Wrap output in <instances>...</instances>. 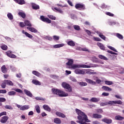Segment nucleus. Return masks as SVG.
I'll return each mask as SVG.
<instances>
[{"mask_svg": "<svg viewBox=\"0 0 124 124\" xmlns=\"http://www.w3.org/2000/svg\"><path fill=\"white\" fill-rule=\"evenodd\" d=\"M116 36L119 38V39H124V36H123L122 34L119 33H116Z\"/></svg>", "mask_w": 124, "mask_h": 124, "instance_id": "c03bdc74", "label": "nucleus"}, {"mask_svg": "<svg viewBox=\"0 0 124 124\" xmlns=\"http://www.w3.org/2000/svg\"><path fill=\"white\" fill-rule=\"evenodd\" d=\"M98 58L101 60H104V61H108V58L102 55H99Z\"/></svg>", "mask_w": 124, "mask_h": 124, "instance_id": "473e14b6", "label": "nucleus"}, {"mask_svg": "<svg viewBox=\"0 0 124 124\" xmlns=\"http://www.w3.org/2000/svg\"><path fill=\"white\" fill-rule=\"evenodd\" d=\"M32 8H33V9H34L35 10H37V9H39V6L34 3H32Z\"/></svg>", "mask_w": 124, "mask_h": 124, "instance_id": "c756f323", "label": "nucleus"}, {"mask_svg": "<svg viewBox=\"0 0 124 124\" xmlns=\"http://www.w3.org/2000/svg\"><path fill=\"white\" fill-rule=\"evenodd\" d=\"M47 17L49 18V19H51V20H56V17L55 16L51 15H47Z\"/></svg>", "mask_w": 124, "mask_h": 124, "instance_id": "37998d69", "label": "nucleus"}, {"mask_svg": "<svg viewBox=\"0 0 124 124\" xmlns=\"http://www.w3.org/2000/svg\"><path fill=\"white\" fill-rule=\"evenodd\" d=\"M43 108L44 110H46V111H47V112H51V108L47 105H44Z\"/></svg>", "mask_w": 124, "mask_h": 124, "instance_id": "dca6fc26", "label": "nucleus"}, {"mask_svg": "<svg viewBox=\"0 0 124 124\" xmlns=\"http://www.w3.org/2000/svg\"><path fill=\"white\" fill-rule=\"evenodd\" d=\"M101 7L102 8H107V5L103 3L101 5Z\"/></svg>", "mask_w": 124, "mask_h": 124, "instance_id": "774afa93", "label": "nucleus"}, {"mask_svg": "<svg viewBox=\"0 0 124 124\" xmlns=\"http://www.w3.org/2000/svg\"><path fill=\"white\" fill-rule=\"evenodd\" d=\"M108 47L109 49H110V50H112V51H114V52H116V53H118V51H117V49H116L115 48L113 47V46H108Z\"/></svg>", "mask_w": 124, "mask_h": 124, "instance_id": "49530a36", "label": "nucleus"}, {"mask_svg": "<svg viewBox=\"0 0 124 124\" xmlns=\"http://www.w3.org/2000/svg\"><path fill=\"white\" fill-rule=\"evenodd\" d=\"M51 91L52 92V93L54 94H57L60 96L61 97H65V96H68V93H65V92L60 90L59 89H56L55 88H53L51 89Z\"/></svg>", "mask_w": 124, "mask_h": 124, "instance_id": "f03ea898", "label": "nucleus"}, {"mask_svg": "<svg viewBox=\"0 0 124 124\" xmlns=\"http://www.w3.org/2000/svg\"><path fill=\"white\" fill-rule=\"evenodd\" d=\"M105 83L106 85H108V86H111V85H113V82L110 81L108 80L105 81Z\"/></svg>", "mask_w": 124, "mask_h": 124, "instance_id": "a19ab883", "label": "nucleus"}, {"mask_svg": "<svg viewBox=\"0 0 124 124\" xmlns=\"http://www.w3.org/2000/svg\"><path fill=\"white\" fill-rule=\"evenodd\" d=\"M78 84H79L81 87H85L86 86H88V83H87V82H78Z\"/></svg>", "mask_w": 124, "mask_h": 124, "instance_id": "f704fd0d", "label": "nucleus"}, {"mask_svg": "<svg viewBox=\"0 0 124 124\" xmlns=\"http://www.w3.org/2000/svg\"><path fill=\"white\" fill-rule=\"evenodd\" d=\"M35 109L37 113H38V114H40V113L41 112V109H40V107H39V105L35 106Z\"/></svg>", "mask_w": 124, "mask_h": 124, "instance_id": "2f4dec72", "label": "nucleus"}, {"mask_svg": "<svg viewBox=\"0 0 124 124\" xmlns=\"http://www.w3.org/2000/svg\"><path fill=\"white\" fill-rule=\"evenodd\" d=\"M92 117L94 119H101L102 115L98 114V113H94L93 114Z\"/></svg>", "mask_w": 124, "mask_h": 124, "instance_id": "ddd939ff", "label": "nucleus"}, {"mask_svg": "<svg viewBox=\"0 0 124 124\" xmlns=\"http://www.w3.org/2000/svg\"><path fill=\"white\" fill-rule=\"evenodd\" d=\"M32 83H33L34 85H36V86H40L41 85V83L36 79H33Z\"/></svg>", "mask_w": 124, "mask_h": 124, "instance_id": "412c9836", "label": "nucleus"}, {"mask_svg": "<svg viewBox=\"0 0 124 124\" xmlns=\"http://www.w3.org/2000/svg\"><path fill=\"white\" fill-rule=\"evenodd\" d=\"M102 95H103L104 96H108L109 95V93H107L106 92H104L102 93Z\"/></svg>", "mask_w": 124, "mask_h": 124, "instance_id": "338daca9", "label": "nucleus"}, {"mask_svg": "<svg viewBox=\"0 0 124 124\" xmlns=\"http://www.w3.org/2000/svg\"><path fill=\"white\" fill-rule=\"evenodd\" d=\"M97 45L98 47H100V49H101V50H103V51H105V46H104V45H103V44H102L101 43H97Z\"/></svg>", "mask_w": 124, "mask_h": 124, "instance_id": "4468645a", "label": "nucleus"}, {"mask_svg": "<svg viewBox=\"0 0 124 124\" xmlns=\"http://www.w3.org/2000/svg\"><path fill=\"white\" fill-rule=\"evenodd\" d=\"M27 30H29V31H31V32H37V30L34 28H32V27H28L27 28Z\"/></svg>", "mask_w": 124, "mask_h": 124, "instance_id": "4be33fe9", "label": "nucleus"}, {"mask_svg": "<svg viewBox=\"0 0 124 124\" xmlns=\"http://www.w3.org/2000/svg\"><path fill=\"white\" fill-rule=\"evenodd\" d=\"M16 107L20 109L21 111H25V110H28V109H30V106L29 105H24L23 106H21L20 105H17Z\"/></svg>", "mask_w": 124, "mask_h": 124, "instance_id": "0eeeda50", "label": "nucleus"}, {"mask_svg": "<svg viewBox=\"0 0 124 124\" xmlns=\"http://www.w3.org/2000/svg\"><path fill=\"white\" fill-rule=\"evenodd\" d=\"M75 8L78 10H85V5L77 3L75 5Z\"/></svg>", "mask_w": 124, "mask_h": 124, "instance_id": "1a4fd4ad", "label": "nucleus"}, {"mask_svg": "<svg viewBox=\"0 0 124 124\" xmlns=\"http://www.w3.org/2000/svg\"><path fill=\"white\" fill-rule=\"evenodd\" d=\"M76 112H77V114L78 115V119L79 120H77L76 123L78 124H84V122H86L87 123H91V120L88 119V116L82 111L80 109L76 108Z\"/></svg>", "mask_w": 124, "mask_h": 124, "instance_id": "f257e3e1", "label": "nucleus"}, {"mask_svg": "<svg viewBox=\"0 0 124 124\" xmlns=\"http://www.w3.org/2000/svg\"><path fill=\"white\" fill-rule=\"evenodd\" d=\"M102 121L108 124H112V122H113L112 119H109L108 118H104L102 120Z\"/></svg>", "mask_w": 124, "mask_h": 124, "instance_id": "f8f14e48", "label": "nucleus"}, {"mask_svg": "<svg viewBox=\"0 0 124 124\" xmlns=\"http://www.w3.org/2000/svg\"><path fill=\"white\" fill-rule=\"evenodd\" d=\"M62 87L65 89L66 92L68 93H72V87L66 82H63L62 84Z\"/></svg>", "mask_w": 124, "mask_h": 124, "instance_id": "20e7f679", "label": "nucleus"}, {"mask_svg": "<svg viewBox=\"0 0 124 124\" xmlns=\"http://www.w3.org/2000/svg\"><path fill=\"white\" fill-rule=\"evenodd\" d=\"M106 14V15H108V16H110V17H114V14L110 12H107Z\"/></svg>", "mask_w": 124, "mask_h": 124, "instance_id": "13d9d810", "label": "nucleus"}, {"mask_svg": "<svg viewBox=\"0 0 124 124\" xmlns=\"http://www.w3.org/2000/svg\"><path fill=\"white\" fill-rule=\"evenodd\" d=\"M74 29H75L76 31H79L80 30V26L78 25H74Z\"/></svg>", "mask_w": 124, "mask_h": 124, "instance_id": "864d4df0", "label": "nucleus"}, {"mask_svg": "<svg viewBox=\"0 0 124 124\" xmlns=\"http://www.w3.org/2000/svg\"><path fill=\"white\" fill-rule=\"evenodd\" d=\"M93 38L94 41H101V39L98 37H93Z\"/></svg>", "mask_w": 124, "mask_h": 124, "instance_id": "6e6d98bb", "label": "nucleus"}, {"mask_svg": "<svg viewBox=\"0 0 124 124\" xmlns=\"http://www.w3.org/2000/svg\"><path fill=\"white\" fill-rule=\"evenodd\" d=\"M5 109H7V110H13V108L10 105H6L4 106Z\"/></svg>", "mask_w": 124, "mask_h": 124, "instance_id": "e433bc0d", "label": "nucleus"}, {"mask_svg": "<svg viewBox=\"0 0 124 124\" xmlns=\"http://www.w3.org/2000/svg\"><path fill=\"white\" fill-rule=\"evenodd\" d=\"M6 116V112L3 111L0 113V117H1V116Z\"/></svg>", "mask_w": 124, "mask_h": 124, "instance_id": "69168bd1", "label": "nucleus"}, {"mask_svg": "<svg viewBox=\"0 0 124 124\" xmlns=\"http://www.w3.org/2000/svg\"><path fill=\"white\" fill-rule=\"evenodd\" d=\"M18 14L19 16H21L22 18H26V14L25 13L19 12Z\"/></svg>", "mask_w": 124, "mask_h": 124, "instance_id": "72a5a7b5", "label": "nucleus"}, {"mask_svg": "<svg viewBox=\"0 0 124 124\" xmlns=\"http://www.w3.org/2000/svg\"><path fill=\"white\" fill-rule=\"evenodd\" d=\"M56 115L57 116H58V117H60V118H65V115H64L63 113L59 111L56 112Z\"/></svg>", "mask_w": 124, "mask_h": 124, "instance_id": "f3484780", "label": "nucleus"}, {"mask_svg": "<svg viewBox=\"0 0 124 124\" xmlns=\"http://www.w3.org/2000/svg\"><path fill=\"white\" fill-rule=\"evenodd\" d=\"M99 100H100V98H99L92 97L90 100V101H91V102H98Z\"/></svg>", "mask_w": 124, "mask_h": 124, "instance_id": "aec40b11", "label": "nucleus"}, {"mask_svg": "<svg viewBox=\"0 0 124 124\" xmlns=\"http://www.w3.org/2000/svg\"><path fill=\"white\" fill-rule=\"evenodd\" d=\"M1 69L2 73L5 74L7 73V68L4 65L1 67Z\"/></svg>", "mask_w": 124, "mask_h": 124, "instance_id": "5701e85b", "label": "nucleus"}, {"mask_svg": "<svg viewBox=\"0 0 124 124\" xmlns=\"http://www.w3.org/2000/svg\"><path fill=\"white\" fill-rule=\"evenodd\" d=\"M99 36L102 38V39H103V40H106V37H105V36H104L103 34L100 33L99 34Z\"/></svg>", "mask_w": 124, "mask_h": 124, "instance_id": "09e8293b", "label": "nucleus"}, {"mask_svg": "<svg viewBox=\"0 0 124 124\" xmlns=\"http://www.w3.org/2000/svg\"><path fill=\"white\" fill-rule=\"evenodd\" d=\"M96 112L100 114H102L103 113V110L101 108H97L96 109Z\"/></svg>", "mask_w": 124, "mask_h": 124, "instance_id": "a18cd8bd", "label": "nucleus"}, {"mask_svg": "<svg viewBox=\"0 0 124 124\" xmlns=\"http://www.w3.org/2000/svg\"><path fill=\"white\" fill-rule=\"evenodd\" d=\"M35 99L36 100H42V101H44V100H45V98L40 97H36Z\"/></svg>", "mask_w": 124, "mask_h": 124, "instance_id": "8fccbe9b", "label": "nucleus"}, {"mask_svg": "<svg viewBox=\"0 0 124 124\" xmlns=\"http://www.w3.org/2000/svg\"><path fill=\"white\" fill-rule=\"evenodd\" d=\"M109 104V102L108 103L106 102V103H103L102 102L100 104V105L101 107H103V106H106L107 105H108Z\"/></svg>", "mask_w": 124, "mask_h": 124, "instance_id": "603ef678", "label": "nucleus"}, {"mask_svg": "<svg viewBox=\"0 0 124 124\" xmlns=\"http://www.w3.org/2000/svg\"><path fill=\"white\" fill-rule=\"evenodd\" d=\"M86 82L87 83H89V84H91V85H95V84H100L101 83V80L100 79H96V82L93 80H92V79H90L89 78L85 79Z\"/></svg>", "mask_w": 124, "mask_h": 124, "instance_id": "39448f33", "label": "nucleus"}, {"mask_svg": "<svg viewBox=\"0 0 124 124\" xmlns=\"http://www.w3.org/2000/svg\"><path fill=\"white\" fill-rule=\"evenodd\" d=\"M124 119V118L121 116L120 115H116L115 117V120L116 121H123Z\"/></svg>", "mask_w": 124, "mask_h": 124, "instance_id": "393cba45", "label": "nucleus"}, {"mask_svg": "<svg viewBox=\"0 0 124 124\" xmlns=\"http://www.w3.org/2000/svg\"><path fill=\"white\" fill-rule=\"evenodd\" d=\"M102 90L105 91L106 92H111L112 89L110 88V87H108L106 86H103L102 87Z\"/></svg>", "mask_w": 124, "mask_h": 124, "instance_id": "a211bd4d", "label": "nucleus"}, {"mask_svg": "<svg viewBox=\"0 0 124 124\" xmlns=\"http://www.w3.org/2000/svg\"><path fill=\"white\" fill-rule=\"evenodd\" d=\"M19 26L21 28H24V27H25V26H26V25L25 24V23H24V22H20Z\"/></svg>", "mask_w": 124, "mask_h": 124, "instance_id": "0e129e2a", "label": "nucleus"}, {"mask_svg": "<svg viewBox=\"0 0 124 124\" xmlns=\"http://www.w3.org/2000/svg\"><path fill=\"white\" fill-rule=\"evenodd\" d=\"M40 19L43 22L46 23L47 24H51V23H52V21L50 20L48 17H45V16H40Z\"/></svg>", "mask_w": 124, "mask_h": 124, "instance_id": "423d86ee", "label": "nucleus"}, {"mask_svg": "<svg viewBox=\"0 0 124 124\" xmlns=\"http://www.w3.org/2000/svg\"><path fill=\"white\" fill-rule=\"evenodd\" d=\"M75 73H76V74H81L82 75H84L85 71H84L83 70H80L79 69H76L75 70Z\"/></svg>", "mask_w": 124, "mask_h": 124, "instance_id": "9b49d317", "label": "nucleus"}, {"mask_svg": "<svg viewBox=\"0 0 124 124\" xmlns=\"http://www.w3.org/2000/svg\"><path fill=\"white\" fill-rule=\"evenodd\" d=\"M54 9H55V10H56V11H58V12H59V13H63V12L62 11V9H61L60 8L55 7Z\"/></svg>", "mask_w": 124, "mask_h": 124, "instance_id": "de8ad7c7", "label": "nucleus"}, {"mask_svg": "<svg viewBox=\"0 0 124 124\" xmlns=\"http://www.w3.org/2000/svg\"><path fill=\"white\" fill-rule=\"evenodd\" d=\"M6 55L8 57H10L11 56V54H12L11 51L9 50L8 51H7L6 52Z\"/></svg>", "mask_w": 124, "mask_h": 124, "instance_id": "4d7b16f0", "label": "nucleus"}, {"mask_svg": "<svg viewBox=\"0 0 124 124\" xmlns=\"http://www.w3.org/2000/svg\"><path fill=\"white\" fill-rule=\"evenodd\" d=\"M24 92L26 95H28V96H29L30 97H32V94L31 93V92L29 91L27 89H25Z\"/></svg>", "mask_w": 124, "mask_h": 124, "instance_id": "2eb2a0df", "label": "nucleus"}, {"mask_svg": "<svg viewBox=\"0 0 124 124\" xmlns=\"http://www.w3.org/2000/svg\"><path fill=\"white\" fill-rule=\"evenodd\" d=\"M32 73L33 75H35V76H37V77H40V76H41V74L36 71H33Z\"/></svg>", "mask_w": 124, "mask_h": 124, "instance_id": "a878e982", "label": "nucleus"}, {"mask_svg": "<svg viewBox=\"0 0 124 124\" xmlns=\"http://www.w3.org/2000/svg\"><path fill=\"white\" fill-rule=\"evenodd\" d=\"M108 104L109 105H114V104H119L120 105H122V104H123V102L121 100L109 101Z\"/></svg>", "mask_w": 124, "mask_h": 124, "instance_id": "6e6552de", "label": "nucleus"}, {"mask_svg": "<svg viewBox=\"0 0 124 124\" xmlns=\"http://www.w3.org/2000/svg\"><path fill=\"white\" fill-rule=\"evenodd\" d=\"M16 92L17 93H23V91H22L21 89H16L15 90Z\"/></svg>", "mask_w": 124, "mask_h": 124, "instance_id": "052dcab7", "label": "nucleus"}, {"mask_svg": "<svg viewBox=\"0 0 124 124\" xmlns=\"http://www.w3.org/2000/svg\"><path fill=\"white\" fill-rule=\"evenodd\" d=\"M91 65H85V64H74L72 65L71 67H70L69 68H72L73 69H76V68H91Z\"/></svg>", "mask_w": 124, "mask_h": 124, "instance_id": "7ed1b4c3", "label": "nucleus"}, {"mask_svg": "<svg viewBox=\"0 0 124 124\" xmlns=\"http://www.w3.org/2000/svg\"><path fill=\"white\" fill-rule=\"evenodd\" d=\"M8 120V117L3 116L2 117V119L0 121V123H1L2 124H5V123H6V122H7Z\"/></svg>", "mask_w": 124, "mask_h": 124, "instance_id": "6ab92c4d", "label": "nucleus"}, {"mask_svg": "<svg viewBox=\"0 0 124 124\" xmlns=\"http://www.w3.org/2000/svg\"><path fill=\"white\" fill-rule=\"evenodd\" d=\"M67 44H68L69 46H72V47H74V46H75V42L73 41H69L67 42Z\"/></svg>", "mask_w": 124, "mask_h": 124, "instance_id": "bb28decb", "label": "nucleus"}, {"mask_svg": "<svg viewBox=\"0 0 124 124\" xmlns=\"http://www.w3.org/2000/svg\"><path fill=\"white\" fill-rule=\"evenodd\" d=\"M7 17L9 20H12L14 19L13 15L11 13H8L7 14Z\"/></svg>", "mask_w": 124, "mask_h": 124, "instance_id": "c9c22d12", "label": "nucleus"}, {"mask_svg": "<svg viewBox=\"0 0 124 124\" xmlns=\"http://www.w3.org/2000/svg\"><path fill=\"white\" fill-rule=\"evenodd\" d=\"M24 24L25 26H27L28 27H32L31 23V21L29 20H25L24 21Z\"/></svg>", "mask_w": 124, "mask_h": 124, "instance_id": "7c9ffc66", "label": "nucleus"}, {"mask_svg": "<svg viewBox=\"0 0 124 124\" xmlns=\"http://www.w3.org/2000/svg\"><path fill=\"white\" fill-rule=\"evenodd\" d=\"M68 62L66 63V65H68V66H70L71 67L72 65H73V62H74V61L72 59H68L67 60Z\"/></svg>", "mask_w": 124, "mask_h": 124, "instance_id": "9d476101", "label": "nucleus"}, {"mask_svg": "<svg viewBox=\"0 0 124 124\" xmlns=\"http://www.w3.org/2000/svg\"><path fill=\"white\" fill-rule=\"evenodd\" d=\"M25 35L27 37H29V38H32L33 36H32L31 34L29 33H25Z\"/></svg>", "mask_w": 124, "mask_h": 124, "instance_id": "5fc2aeb1", "label": "nucleus"}, {"mask_svg": "<svg viewBox=\"0 0 124 124\" xmlns=\"http://www.w3.org/2000/svg\"><path fill=\"white\" fill-rule=\"evenodd\" d=\"M6 101V99L3 97H0V102H5Z\"/></svg>", "mask_w": 124, "mask_h": 124, "instance_id": "bf43d9fd", "label": "nucleus"}, {"mask_svg": "<svg viewBox=\"0 0 124 124\" xmlns=\"http://www.w3.org/2000/svg\"><path fill=\"white\" fill-rule=\"evenodd\" d=\"M6 85H7L6 80H4L1 84L2 89H5L6 88Z\"/></svg>", "mask_w": 124, "mask_h": 124, "instance_id": "c85d7f7f", "label": "nucleus"}, {"mask_svg": "<svg viewBox=\"0 0 124 124\" xmlns=\"http://www.w3.org/2000/svg\"><path fill=\"white\" fill-rule=\"evenodd\" d=\"M7 91L5 90H0V93H6Z\"/></svg>", "mask_w": 124, "mask_h": 124, "instance_id": "e2e57ef3", "label": "nucleus"}, {"mask_svg": "<svg viewBox=\"0 0 124 124\" xmlns=\"http://www.w3.org/2000/svg\"><path fill=\"white\" fill-rule=\"evenodd\" d=\"M70 80L73 82H77V80L73 77H70Z\"/></svg>", "mask_w": 124, "mask_h": 124, "instance_id": "680f3d73", "label": "nucleus"}, {"mask_svg": "<svg viewBox=\"0 0 124 124\" xmlns=\"http://www.w3.org/2000/svg\"><path fill=\"white\" fill-rule=\"evenodd\" d=\"M64 46V44H60L55 45L53 46V48H61V47H63Z\"/></svg>", "mask_w": 124, "mask_h": 124, "instance_id": "cd10ccee", "label": "nucleus"}, {"mask_svg": "<svg viewBox=\"0 0 124 124\" xmlns=\"http://www.w3.org/2000/svg\"><path fill=\"white\" fill-rule=\"evenodd\" d=\"M54 123L55 124H62V121L61 120V119H60V118H55L54 119Z\"/></svg>", "mask_w": 124, "mask_h": 124, "instance_id": "b1692460", "label": "nucleus"}, {"mask_svg": "<svg viewBox=\"0 0 124 124\" xmlns=\"http://www.w3.org/2000/svg\"><path fill=\"white\" fill-rule=\"evenodd\" d=\"M53 39L55 41H58L60 40V36L57 35H54L53 36Z\"/></svg>", "mask_w": 124, "mask_h": 124, "instance_id": "3c124183", "label": "nucleus"}, {"mask_svg": "<svg viewBox=\"0 0 124 124\" xmlns=\"http://www.w3.org/2000/svg\"><path fill=\"white\" fill-rule=\"evenodd\" d=\"M8 47L6 45H3L1 46V49L3 50L4 51H6L7 50Z\"/></svg>", "mask_w": 124, "mask_h": 124, "instance_id": "4c0bfd02", "label": "nucleus"}, {"mask_svg": "<svg viewBox=\"0 0 124 124\" xmlns=\"http://www.w3.org/2000/svg\"><path fill=\"white\" fill-rule=\"evenodd\" d=\"M8 95L12 96V95H16V92L15 91H11L9 92L8 93Z\"/></svg>", "mask_w": 124, "mask_h": 124, "instance_id": "ea45409f", "label": "nucleus"}, {"mask_svg": "<svg viewBox=\"0 0 124 124\" xmlns=\"http://www.w3.org/2000/svg\"><path fill=\"white\" fill-rule=\"evenodd\" d=\"M17 3L22 5L23 4H25V3H26V2L25 1V0H18V2H17Z\"/></svg>", "mask_w": 124, "mask_h": 124, "instance_id": "79ce46f5", "label": "nucleus"}, {"mask_svg": "<svg viewBox=\"0 0 124 124\" xmlns=\"http://www.w3.org/2000/svg\"><path fill=\"white\" fill-rule=\"evenodd\" d=\"M6 82L7 83V85H8V86H13V82H12V81H11V80H6Z\"/></svg>", "mask_w": 124, "mask_h": 124, "instance_id": "58836bf2", "label": "nucleus"}]
</instances>
